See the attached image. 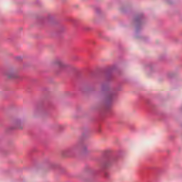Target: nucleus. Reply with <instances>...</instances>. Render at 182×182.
I'll use <instances>...</instances> for the list:
<instances>
[{"label": "nucleus", "mask_w": 182, "mask_h": 182, "mask_svg": "<svg viewBox=\"0 0 182 182\" xmlns=\"http://www.w3.org/2000/svg\"><path fill=\"white\" fill-rule=\"evenodd\" d=\"M53 65H55V66H57L58 68H60V69H63V68H66V63H65L61 60H54Z\"/></svg>", "instance_id": "obj_1"}, {"label": "nucleus", "mask_w": 182, "mask_h": 182, "mask_svg": "<svg viewBox=\"0 0 182 182\" xmlns=\"http://www.w3.org/2000/svg\"><path fill=\"white\" fill-rule=\"evenodd\" d=\"M8 77L9 79H16L18 77V75H16L15 73H9L7 74Z\"/></svg>", "instance_id": "obj_2"}, {"label": "nucleus", "mask_w": 182, "mask_h": 182, "mask_svg": "<svg viewBox=\"0 0 182 182\" xmlns=\"http://www.w3.org/2000/svg\"><path fill=\"white\" fill-rule=\"evenodd\" d=\"M113 97H114V94L110 93L107 95V100H108V102H110L113 99Z\"/></svg>", "instance_id": "obj_3"}]
</instances>
